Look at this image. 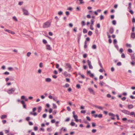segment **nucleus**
<instances>
[{
	"instance_id": "obj_28",
	"label": "nucleus",
	"mask_w": 135,
	"mask_h": 135,
	"mask_svg": "<svg viewBox=\"0 0 135 135\" xmlns=\"http://www.w3.org/2000/svg\"><path fill=\"white\" fill-rule=\"evenodd\" d=\"M76 87L78 89H80V85L79 84H77L76 85Z\"/></svg>"
},
{
	"instance_id": "obj_58",
	"label": "nucleus",
	"mask_w": 135,
	"mask_h": 135,
	"mask_svg": "<svg viewBox=\"0 0 135 135\" xmlns=\"http://www.w3.org/2000/svg\"><path fill=\"white\" fill-rule=\"evenodd\" d=\"M80 2V4H82L84 3V2H83V0H79Z\"/></svg>"
},
{
	"instance_id": "obj_27",
	"label": "nucleus",
	"mask_w": 135,
	"mask_h": 135,
	"mask_svg": "<svg viewBox=\"0 0 135 135\" xmlns=\"http://www.w3.org/2000/svg\"><path fill=\"white\" fill-rule=\"evenodd\" d=\"M96 46L95 45H93L92 46V48L93 49H95L96 48Z\"/></svg>"
},
{
	"instance_id": "obj_23",
	"label": "nucleus",
	"mask_w": 135,
	"mask_h": 135,
	"mask_svg": "<svg viewBox=\"0 0 135 135\" xmlns=\"http://www.w3.org/2000/svg\"><path fill=\"white\" fill-rule=\"evenodd\" d=\"M109 116H110L112 117L113 116H115V115L113 113H109Z\"/></svg>"
},
{
	"instance_id": "obj_22",
	"label": "nucleus",
	"mask_w": 135,
	"mask_h": 135,
	"mask_svg": "<svg viewBox=\"0 0 135 135\" xmlns=\"http://www.w3.org/2000/svg\"><path fill=\"white\" fill-rule=\"evenodd\" d=\"M53 108L54 109H56L57 108V106L55 104H53Z\"/></svg>"
},
{
	"instance_id": "obj_26",
	"label": "nucleus",
	"mask_w": 135,
	"mask_h": 135,
	"mask_svg": "<svg viewBox=\"0 0 135 135\" xmlns=\"http://www.w3.org/2000/svg\"><path fill=\"white\" fill-rule=\"evenodd\" d=\"M63 13L61 11H60L58 12V14L59 15L61 16L62 15Z\"/></svg>"
},
{
	"instance_id": "obj_9",
	"label": "nucleus",
	"mask_w": 135,
	"mask_h": 135,
	"mask_svg": "<svg viewBox=\"0 0 135 135\" xmlns=\"http://www.w3.org/2000/svg\"><path fill=\"white\" fill-rule=\"evenodd\" d=\"M21 102L22 104L23 108L26 109V105L25 102L23 101L22 100L21 101Z\"/></svg>"
},
{
	"instance_id": "obj_20",
	"label": "nucleus",
	"mask_w": 135,
	"mask_h": 135,
	"mask_svg": "<svg viewBox=\"0 0 135 135\" xmlns=\"http://www.w3.org/2000/svg\"><path fill=\"white\" fill-rule=\"evenodd\" d=\"M38 113H40L42 107L41 106H39L38 107Z\"/></svg>"
},
{
	"instance_id": "obj_43",
	"label": "nucleus",
	"mask_w": 135,
	"mask_h": 135,
	"mask_svg": "<svg viewBox=\"0 0 135 135\" xmlns=\"http://www.w3.org/2000/svg\"><path fill=\"white\" fill-rule=\"evenodd\" d=\"M31 52H28L27 54V56L28 57H29L31 55Z\"/></svg>"
},
{
	"instance_id": "obj_54",
	"label": "nucleus",
	"mask_w": 135,
	"mask_h": 135,
	"mask_svg": "<svg viewBox=\"0 0 135 135\" xmlns=\"http://www.w3.org/2000/svg\"><path fill=\"white\" fill-rule=\"evenodd\" d=\"M97 130L95 129H93L92 130V132L93 133H95L96 132Z\"/></svg>"
},
{
	"instance_id": "obj_29",
	"label": "nucleus",
	"mask_w": 135,
	"mask_h": 135,
	"mask_svg": "<svg viewBox=\"0 0 135 135\" xmlns=\"http://www.w3.org/2000/svg\"><path fill=\"white\" fill-rule=\"evenodd\" d=\"M131 115H135V113L134 112H131V113H130V114Z\"/></svg>"
},
{
	"instance_id": "obj_37",
	"label": "nucleus",
	"mask_w": 135,
	"mask_h": 135,
	"mask_svg": "<svg viewBox=\"0 0 135 135\" xmlns=\"http://www.w3.org/2000/svg\"><path fill=\"white\" fill-rule=\"evenodd\" d=\"M91 24L92 25L94 24V20L93 19H92L91 20Z\"/></svg>"
},
{
	"instance_id": "obj_4",
	"label": "nucleus",
	"mask_w": 135,
	"mask_h": 135,
	"mask_svg": "<svg viewBox=\"0 0 135 135\" xmlns=\"http://www.w3.org/2000/svg\"><path fill=\"white\" fill-rule=\"evenodd\" d=\"M22 11L23 12L24 14L25 15H28L29 13L28 12V11L26 9H25L24 8H23L22 9Z\"/></svg>"
},
{
	"instance_id": "obj_14",
	"label": "nucleus",
	"mask_w": 135,
	"mask_h": 135,
	"mask_svg": "<svg viewBox=\"0 0 135 135\" xmlns=\"http://www.w3.org/2000/svg\"><path fill=\"white\" fill-rule=\"evenodd\" d=\"M73 117H74V118L75 119V121L76 122H78V120L77 119V118H78V116L76 115H73Z\"/></svg>"
},
{
	"instance_id": "obj_53",
	"label": "nucleus",
	"mask_w": 135,
	"mask_h": 135,
	"mask_svg": "<svg viewBox=\"0 0 135 135\" xmlns=\"http://www.w3.org/2000/svg\"><path fill=\"white\" fill-rule=\"evenodd\" d=\"M87 56V54H84L83 57L84 58H86Z\"/></svg>"
},
{
	"instance_id": "obj_59",
	"label": "nucleus",
	"mask_w": 135,
	"mask_h": 135,
	"mask_svg": "<svg viewBox=\"0 0 135 135\" xmlns=\"http://www.w3.org/2000/svg\"><path fill=\"white\" fill-rule=\"evenodd\" d=\"M123 51V50L122 48H120L119 50L120 52L121 53Z\"/></svg>"
},
{
	"instance_id": "obj_52",
	"label": "nucleus",
	"mask_w": 135,
	"mask_h": 135,
	"mask_svg": "<svg viewBox=\"0 0 135 135\" xmlns=\"http://www.w3.org/2000/svg\"><path fill=\"white\" fill-rule=\"evenodd\" d=\"M103 78V76L102 75H100L99 76V79H102Z\"/></svg>"
},
{
	"instance_id": "obj_57",
	"label": "nucleus",
	"mask_w": 135,
	"mask_h": 135,
	"mask_svg": "<svg viewBox=\"0 0 135 135\" xmlns=\"http://www.w3.org/2000/svg\"><path fill=\"white\" fill-rule=\"evenodd\" d=\"M107 35L108 37L109 38H110L111 37V36L109 34V33L108 32H107Z\"/></svg>"
},
{
	"instance_id": "obj_36",
	"label": "nucleus",
	"mask_w": 135,
	"mask_h": 135,
	"mask_svg": "<svg viewBox=\"0 0 135 135\" xmlns=\"http://www.w3.org/2000/svg\"><path fill=\"white\" fill-rule=\"evenodd\" d=\"M98 117L99 118H101L102 117V114H100L98 115Z\"/></svg>"
},
{
	"instance_id": "obj_46",
	"label": "nucleus",
	"mask_w": 135,
	"mask_h": 135,
	"mask_svg": "<svg viewBox=\"0 0 135 135\" xmlns=\"http://www.w3.org/2000/svg\"><path fill=\"white\" fill-rule=\"evenodd\" d=\"M43 43L45 44L47 43V41L46 40H44V39L43 40Z\"/></svg>"
},
{
	"instance_id": "obj_63",
	"label": "nucleus",
	"mask_w": 135,
	"mask_h": 135,
	"mask_svg": "<svg viewBox=\"0 0 135 135\" xmlns=\"http://www.w3.org/2000/svg\"><path fill=\"white\" fill-rule=\"evenodd\" d=\"M67 9L70 11H72L73 9V8L71 7H69Z\"/></svg>"
},
{
	"instance_id": "obj_51",
	"label": "nucleus",
	"mask_w": 135,
	"mask_h": 135,
	"mask_svg": "<svg viewBox=\"0 0 135 135\" xmlns=\"http://www.w3.org/2000/svg\"><path fill=\"white\" fill-rule=\"evenodd\" d=\"M69 85L68 83L66 84L65 85V86L66 88L68 87H69Z\"/></svg>"
},
{
	"instance_id": "obj_45",
	"label": "nucleus",
	"mask_w": 135,
	"mask_h": 135,
	"mask_svg": "<svg viewBox=\"0 0 135 135\" xmlns=\"http://www.w3.org/2000/svg\"><path fill=\"white\" fill-rule=\"evenodd\" d=\"M39 66L40 68H42L43 67V64L42 62L40 63L39 64Z\"/></svg>"
},
{
	"instance_id": "obj_31",
	"label": "nucleus",
	"mask_w": 135,
	"mask_h": 135,
	"mask_svg": "<svg viewBox=\"0 0 135 135\" xmlns=\"http://www.w3.org/2000/svg\"><path fill=\"white\" fill-rule=\"evenodd\" d=\"M126 45L127 47H131L132 46L131 44H126Z\"/></svg>"
},
{
	"instance_id": "obj_25",
	"label": "nucleus",
	"mask_w": 135,
	"mask_h": 135,
	"mask_svg": "<svg viewBox=\"0 0 135 135\" xmlns=\"http://www.w3.org/2000/svg\"><path fill=\"white\" fill-rule=\"evenodd\" d=\"M8 69L9 71H12L13 70V68L12 67H9L8 68Z\"/></svg>"
},
{
	"instance_id": "obj_16",
	"label": "nucleus",
	"mask_w": 135,
	"mask_h": 135,
	"mask_svg": "<svg viewBox=\"0 0 135 135\" xmlns=\"http://www.w3.org/2000/svg\"><path fill=\"white\" fill-rule=\"evenodd\" d=\"M131 37L134 39L135 37V33H132L131 35Z\"/></svg>"
},
{
	"instance_id": "obj_15",
	"label": "nucleus",
	"mask_w": 135,
	"mask_h": 135,
	"mask_svg": "<svg viewBox=\"0 0 135 135\" xmlns=\"http://www.w3.org/2000/svg\"><path fill=\"white\" fill-rule=\"evenodd\" d=\"M7 117V115H2L1 118L2 119H5Z\"/></svg>"
},
{
	"instance_id": "obj_18",
	"label": "nucleus",
	"mask_w": 135,
	"mask_h": 135,
	"mask_svg": "<svg viewBox=\"0 0 135 135\" xmlns=\"http://www.w3.org/2000/svg\"><path fill=\"white\" fill-rule=\"evenodd\" d=\"M98 62L99 65L100 67L102 69H103V67L102 66V63L99 60L98 61Z\"/></svg>"
},
{
	"instance_id": "obj_5",
	"label": "nucleus",
	"mask_w": 135,
	"mask_h": 135,
	"mask_svg": "<svg viewBox=\"0 0 135 135\" xmlns=\"http://www.w3.org/2000/svg\"><path fill=\"white\" fill-rule=\"evenodd\" d=\"M121 111L123 113L127 115H129L130 112L128 110H121Z\"/></svg>"
},
{
	"instance_id": "obj_2",
	"label": "nucleus",
	"mask_w": 135,
	"mask_h": 135,
	"mask_svg": "<svg viewBox=\"0 0 135 135\" xmlns=\"http://www.w3.org/2000/svg\"><path fill=\"white\" fill-rule=\"evenodd\" d=\"M65 65V68H69L68 71L70 72L71 71V69H72V67L71 65L69 63H66Z\"/></svg>"
},
{
	"instance_id": "obj_3",
	"label": "nucleus",
	"mask_w": 135,
	"mask_h": 135,
	"mask_svg": "<svg viewBox=\"0 0 135 135\" xmlns=\"http://www.w3.org/2000/svg\"><path fill=\"white\" fill-rule=\"evenodd\" d=\"M16 88H12L8 90L7 91V92L9 94H10L13 93L15 90Z\"/></svg>"
},
{
	"instance_id": "obj_8",
	"label": "nucleus",
	"mask_w": 135,
	"mask_h": 135,
	"mask_svg": "<svg viewBox=\"0 0 135 135\" xmlns=\"http://www.w3.org/2000/svg\"><path fill=\"white\" fill-rule=\"evenodd\" d=\"M5 31L8 32L9 33H10L12 34H14L15 33V32H14L11 31L10 30H9L7 29V30H5Z\"/></svg>"
},
{
	"instance_id": "obj_44",
	"label": "nucleus",
	"mask_w": 135,
	"mask_h": 135,
	"mask_svg": "<svg viewBox=\"0 0 135 135\" xmlns=\"http://www.w3.org/2000/svg\"><path fill=\"white\" fill-rule=\"evenodd\" d=\"M34 130L35 131H36L38 130V127L37 126L35 127H34Z\"/></svg>"
},
{
	"instance_id": "obj_62",
	"label": "nucleus",
	"mask_w": 135,
	"mask_h": 135,
	"mask_svg": "<svg viewBox=\"0 0 135 135\" xmlns=\"http://www.w3.org/2000/svg\"><path fill=\"white\" fill-rule=\"evenodd\" d=\"M67 109L69 111H70L71 110V109L69 107H67Z\"/></svg>"
},
{
	"instance_id": "obj_49",
	"label": "nucleus",
	"mask_w": 135,
	"mask_h": 135,
	"mask_svg": "<svg viewBox=\"0 0 135 135\" xmlns=\"http://www.w3.org/2000/svg\"><path fill=\"white\" fill-rule=\"evenodd\" d=\"M117 65L118 66H120L121 65V63L120 62H118L117 63Z\"/></svg>"
},
{
	"instance_id": "obj_38",
	"label": "nucleus",
	"mask_w": 135,
	"mask_h": 135,
	"mask_svg": "<svg viewBox=\"0 0 135 135\" xmlns=\"http://www.w3.org/2000/svg\"><path fill=\"white\" fill-rule=\"evenodd\" d=\"M104 18V17L102 15H101L100 16V20H102Z\"/></svg>"
},
{
	"instance_id": "obj_64",
	"label": "nucleus",
	"mask_w": 135,
	"mask_h": 135,
	"mask_svg": "<svg viewBox=\"0 0 135 135\" xmlns=\"http://www.w3.org/2000/svg\"><path fill=\"white\" fill-rule=\"evenodd\" d=\"M121 99L123 101H124L126 99V98L125 97H124L122 98Z\"/></svg>"
},
{
	"instance_id": "obj_50",
	"label": "nucleus",
	"mask_w": 135,
	"mask_h": 135,
	"mask_svg": "<svg viewBox=\"0 0 135 135\" xmlns=\"http://www.w3.org/2000/svg\"><path fill=\"white\" fill-rule=\"evenodd\" d=\"M128 51L129 53H132V50L131 49H129L128 50Z\"/></svg>"
},
{
	"instance_id": "obj_24",
	"label": "nucleus",
	"mask_w": 135,
	"mask_h": 135,
	"mask_svg": "<svg viewBox=\"0 0 135 135\" xmlns=\"http://www.w3.org/2000/svg\"><path fill=\"white\" fill-rule=\"evenodd\" d=\"M92 32L91 31H89L88 34L89 35L91 36L92 35Z\"/></svg>"
},
{
	"instance_id": "obj_10",
	"label": "nucleus",
	"mask_w": 135,
	"mask_h": 135,
	"mask_svg": "<svg viewBox=\"0 0 135 135\" xmlns=\"http://www.w3.org/2000/svg\"><path fill=\"white\" fill-rule=\"evenodd\" d=\"M109 32L110 34H112L114 32V29L113 28L110 27L109 28Z\"/></svg>"
},
{
	"instance_id": "obj_33",
	"label": "nucleus",
	"mask_w": 135,
	"mask_h": 135,
	"mask_svg": "<svg viewBox=\"0 0 135 135\" xmlns=\"http://www.w3.org/2000/svg\"><path fill=\"white\" fill-rule=\"evenodd\" d=\"M81 24L82 26H84L85 25V22L83 21L81 22Z\"/></svg>"
},
{
	"instance_id": "obj_30",
	"label": "nucleus",
	"mask_w": 135,
	"mask_h": 135,
	"mask_svg": "<svg viewBox=\"0 0 135 135\" xmlns=\"http://www.w3.org/2000/svg\"><path fill=\"white\" fill-rule=\"evenodd\" d=\"M13 20L16 21H17V20L16 17L15 16H14L13 17Z\"/></svg>"
},
{
	"instance_id": "obj_55",
	"label": "nucleus",
	"mask_w": 135,
	"mask_h": 135,
	"mask_svg": "<svg viewBox=\"0 0 135 135\" xmlns=\"http://www.w3.org/2000/svg\"><path fill=\"white\" fill-rule=\"evenodd\" d=\"M86 118L87 120H88L89 121H90L91 120V119L89 117H86Z\"/></svg>"
},
{
	"instance_id": "obj_56",
	"label": "nucleus",
	"mask_w": 135,
	"mask_h": 135,
	"mask_svg": "<svg viewBox=\"0 0 135 135\" xmlns=\"http://www.w3.org/2000/svg\"><path fill=\"white\" fill-rule=\"evenodd\" d=\"M86 111L85 110H81V113H82L85 114V113Z\"/></svg>"
},
{
	"instance_id": "obj_11",
	"label": "nucleus",
	"mask_w": 135,
	"mask_h": 135,
	"mask_svg": "<svg viewBox=\"0 0 135 135\" xmlns=\"http://www.w3.org/2000/svg\"><path fill=\"white\" fill-rule=\"evenodd\" d=\"M88 89L90 93L94 94V90L92 89L91 88H89Z\"/></svg>"
},
{
	"instance_id": "obj_32",
	"label": "nucleus",
	"mask_w": 135,
	"mask_h": 135,
	"mask_svg": "<svg viewBox=\"0 0 135 135\" xmlns=\"http://www.w3.org/2000/svg\"><path fill=\"white\" fill-rule=\"evenodd\" d=\"M52 130V129L51 128H48L47 129V131L48 132L51 131Z\"/></svg>"
},
{
	"instance_id": "obj_41",
	"label": "nucleus",
	"mask_w": 135,
	"mask_h": 135,
	"mask_svg": "<svg viewBox=\"0 0 135 135\" xmlns=\"http://www.w3.org/2000/svg\"><path fill=\"white\" fill-rule=\"evenodd\" d=\"M9 72H7V71L5 72L4 73V75H9Z\"/></svg>"
},
{
	"instance_id": "obj_19",
	"label": "nucleus",
	"mask_w": 135,
	"mask_h": 135,
	"mask_svg": "<svg viewBox=\"0 0 135 135\" xmlns=\"http://www.w3.org/2000/svg\"><path fill=\"white\" fill-rule=\"evenodd\" d=\"M46 49L49 50H51V47L49 45H47L46 46Z\"/></svg>"
},
{
	"instance_id": "obj_1",
	"label": "nucleus",
	"mask_w": 135,
	"mask_h": 135,
	"mask_svg": "<svg viewBox=\"0 0 135 135\" xmlns=\"http://www.w3.org/2000/svg\"><path fill=\"white\" fill-rule=\"evenodd\" d=\"M51 25V23L49 22H46L45 23L43 26V28H47L49 27Z\"/></svg>"
},
{
	"instance_id": "obj_61",
	"label": "nucleus",
	"mask_w": 135,
	"mask_h": 135,
	"mask_svg": "<svg viewBox=\"0 0 135 135\" xmlns=\"http://www.w3.org/2000/svg\"><path fill=\"white\" fill-rule=\"evenodd\" d=\"M30 117H27L26 118V120L28 121L30 120Z\"/></svg>"
},
{
	"instance_id": "obj_34",
	"label": "nucleus",
	"mask_w": 135,
	"mask_h": 135,
	"mask_svg": "<svg viewBox=\"0 0 135 135\" xmlns=\"http://www.w3.org/2000/svg\"><path fill=\"white\" fill-rule=\"evenodd\" d=\"M90 29L92 30H94V28L93 27V25H90Z\"/></svg>"
},
{
	"instance_id": "obj_47",
	"label": "nucleus",
	"mask_w": 135,
	"mask_h": 135,
	"mask_svg": "<svg viewBox=\"0 0 135 135\" xmlns=\"http://www.w3.org/2000/svg\"><path fill=\"white\" fill-rule=\"evenodd\" d=\"M117 41L116 39H115L114 40L113 42L114 44H116L117 43Z\"/></svg>"
},
{
	"instance_id": "obj_40",
	"label": "nucleus",
	"mask_w": 135,
	"mask_h": 135,
	"mask_svg": "<svg viewBox=\"0 0 135 135\" xmlns=\"http://www.w3.org/2000/svg\"><path fill=\"white\" fill-rule=\"evenodd\" d=\"M47 116V114H44L42 115V117L44 118H45Z\"/></svg>"
},
{
	"instance_id": "obj_6",
	"label": "nucleus",
	"mask_w": 135,
	"mask_h": 135,
	"mask_svg": "<svg viewBox=\"0 0 135 135\" xmlns=\"http://www.w3.org/2000/svg\"><path fill=\"white\" fill-rule=\"evenodd\" d=\"M87 62L89 66V68L90 69H92L93 68V66L91 65V62L89 60H88L87 61Z\"/></svg>"
},
{
	"instance_id": "obj_42",
	"label": "nucleus",
	"mask_w": 135,
	"mask_h": 135,
	"mask_svg": "<svg viewBox=\"0 0 135 135\" xmlns=\"http://www.w3.org/2000/svg\"><path fill=\"white\" fill-rule=\"evenodd\" d=\"M121 57L122 58H125V54H124L123 53L121 55Z\"/></svg>"
},
{
	"instance_id": "obj_21",
	"label": "nucleus",
	"mask_w": 135,
	"mask_h": 135,
	"mask_svg": "<svg viewBox=\"0 0 135 135\" xmlns=\"http://www.w3.org/2000/svg\"><path fill=\"white\" fill-rule=\"evenodd\" d=\"M83 32L84 33H86L87 32V30L86 29L84 28L83 29Z\"/></svg>"
},
{
	"instance_id": "obj_35",
	"label": "nucleus",
	"mask_w": 135,
	"mask_h": 135,
	"mask_svg": "<svg viewBox=\"0 0 135 135\" xmlns=\"http://www.w3.org/2000/svg\"><path fill=\"white\" fill-rule=\"evenodd\" d=\"M75 123L73 122H71L70 123V125L72 126H74L75 125Z\"/></svg>"
},
{
	"instance_id": "obj_48",
	"label": "nucleus",
	"mask_w": 135,
	"mask_h": 135,
	"mask_svg": "<svg viewBox=\"0 0 135 135\" xmlns=\"http://www.w3.org/2000/svg\"><path fill=\"white\" fill-rule=\"evenodd\" d=\"M65 13H66V15L68 16L70 14L69 12L68 11H66L65 12Z\"/></svg>"
},
{
	"instance_id": "obj_17",
	"label": "nucleus",
	"mask_w": 135,
	"mask_h": 135,
	"mask_svg": "<svg viewBox=\"0 0 135 135\" xmlns=\"http://www.w3.org/2000/svg\"><path fill=\"white\" fill-rule=\"evenodd\" d=\"M45 81L47 82H50L51 81V79L49 78H46L45 79Z\"/></svg>"
},
{
	"instance_id": "obj_12",
	"label": "nucleus",
	"mask_w": 135,
	"mask_h": 135,
	"mask_svg": "<svg viewBox=\"0 0 135 135\" xmlns=\"http://www.w3.org/2000/svg\"><path fill=\"white\" fill-rule=\"evenodd\" d=\"M30 114L34 116H36L37 115V113L36 112L32 113V112H31Z\"/></svg>"
},
{
	"instance_id": "obj_7",
	"label": "nucleus",
	"mask_w": 135,
	"mask_h": 135,
	"mask_svg": "<svg viewBox=\"0 0 135 135\" xmlns=\"http://www.w3.org/2000/svg\"><path fill=\"white\" fill-rule=\"evenodd\" d=\"M93 106L95 108H98L102 110H103V108L100 106H97L96 105H93Z\"/></svg>"
},
{
	"instance_id": "obj_13",
	"label": "nucleus",
	"mask_w": 135,
	"mask_h": 135,
	"mask_svg": "<svg viewBox=\"0 0 135 135\" xmlns=\"http://www.w3.org/2000/svg\"><path fill=\"white\" fill-rule=\"evenodd\" d=\"M133 106L132 104L129 105L128 106V108L130 109L133 108Z\"/></svg>"
},
{
	"instance_id": "obj_60",
	"label": "nucleus",
	"mask_w": 135,
	"mask_h": 135,
	"mask_svg": "<svg viewBox=\"0 0 135 135\" xmlns=\"http://www.w3.org/2000/svg\"><path fill=\"white\" fill-rule=\"evenodd\" d=\"M23 2H20L18 3V4L20 5H21L23 3Z\"/></svg>"
},
{
	"instance_id": "obj_39",
	"label": "nucleus",
	"mask_w": 135,
	"mask_h": 135,
	"mask_svg": "<svg viewBox=\"0 0 135 135\" xmlns=\"http://www.w3.org/2000/svg\"><path fill=\"white\" fill-rule=\"evenodd\" d=\"M112 23L114 25H115L116 23V21L115 20H113L112 21Z\"/></svg>"
}]
</instances>
